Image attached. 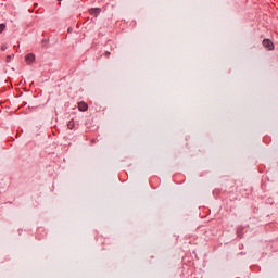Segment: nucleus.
<instances>
[{"label": "nucleus", "mask_w": 278, "mask_h": 278, "mask_svg": "<svg viewBox=\"0 0 278 278\" xmlns=\"http://www.w3.org/2000/svg\"><path fill=\"white\" fill-rule=\"evenodd\" d=\"M58 1H62V0H58Z\"/></svg>", "instance_id": "11"}, {"label": "nucleus", "mask_w": 278, "mask_h": 278, "mask_svg": "<svg viewBox=\"0 0 278 278\" xmlns=\"http://www.w3.org/2000/svg\"><path fill=\"white\" fill-rule=\"evenodd\" d=\"M263 47L267 49V51H275V43L270 39H264L263 40Z\"/></svg>", "instance_id": "1"}, {"label": "nucleus", "mask_w": 278, "mask_h": 278, "mask_svg": "<svg viewBox=\"0 0 278 278\" xmlns=\"http://www.w3.org/2000/svg\"><path fill=\"white\" fill-rule=\"evenodd\" d=\"M42 45H47V39H43V40H42Z\"/></svg>", "instance_id": "10"}, {"label": "nucleus", "mask_w": 278, "mask_h": 278, "mask_svg": "<svg viewBox=\"0 0 278 278\" xmlns=\"http://www.w3.org/2000/svg\"><path fill=\"white\" fill-rule=\"evenodd\" d=\"M244 229H247V227L239 226L237 228V236H238V238H242L244 236Z\"/></svg>", "instance_id": "4"}, {"label": "nucleus", "mask_w": 278, "mask_h": 278, "mask_svg": "<svg viewBox=\"0 0 278 278\" xmlns=\"http://www.w3.org/2000/svg\"><path fill=\"white\" fill-rule=\"evenodd\" d=\"M78 110H80V112H86L88 110V104L85 102L78 103Z\"/></svg>", "instance_id": "5"}, {"label": "nucleus", "mask_w": 278, "mask_h": 278, "mask_svg": "<svg viewBox=\"0 0 278 278\" xmlns=\"http://www.w3.org/2000/svg\"><path fill=\"white\" fill-rule=\"evenodd\" d=\"M25 60L27 64H34V62H36V55L34 53H28L26 54Z\"/></svg>", "instance_id": "2"}, {"label": "nucleus", "mask_w": 278, "mask_h": 278, "mask_svg": "<svg viewBox=\"0 0 278 278\" xmlns=\"http://www.w3.org/2000/svg\"><path fill=\"white\" fill-rule=\"evenodd\" d=\"M5 31V24H0V34H3Z\"/></svg>", "instance_id": "7"}, {"label": "nucleus", "mask_w": 278, "mask_h": 278, "mask_svg": "<svg viewBox=\"0 0 278 278\" xmlns=\"http://www.w3.org/2000/svg\"><path fill=\"white\" fill-rule=\"evenodd\" d=\"M89 14L97 16L98 14H101V8H91L89 9Z\"/></svg>", "instance_id": "3"}, {"label": "nucleus", "mask_w": 278, "mask_h": 278, "mask_svg": "<svg viewBox=\"0 0 278 278\" xmlns=\"http://www.w3.org/2000/svg\"><path fill=\"white\" fill-rule=\"evenodd\" d=\"M12 60V55H7V62H10Z\"/></svg>", "instance_id": "9"}, {"label": "nucleus", "mask_w": 278, "mask_h": 278, "mask_svg": "<svg viewBox=\"0 0 278 278\" xmlns=\"http://www.w3.org/2000/svg\"><path fill=\"white\" fill-rule=\"evenodd\" d=\"M67 127L70 129H73L75 127V119H71L68 123H67Z\"/></svg>", "instance_id": "6"}, {"label": "nucleus", "mask_w": 278, "mask_h": 278, "mask_svg": "<svg viewBox=\"0 0 278 278\" xmlns=\"http://www.w3.org/2000/svg\"><path fill=\"white\" fill-rule=\"evenodd\" d=\"M8 49V46L7 45H2L1 46V51H5Z\"/></svg>", "instance_id": "8"}]
</instances>
